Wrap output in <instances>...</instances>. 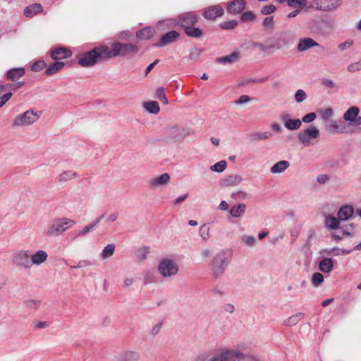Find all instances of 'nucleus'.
Instances as JSON below:
<instances>
[{
    "mask_svg": "<svg viewBox=\"0 0 361 361\" xmlns=\"http://www.w3.org/2000/svg\"><path fill=\"white\" fill-rule=\"evenodd\" d=\"M204 253V256L211 255L212 257L209 266L213 276H221L233 257L232 250H206Z\"/></svg>",
    "mask_w": 361,
    "mask_h": 361,
    "instance_id": "nucleus-1",
    "label": "nucleus"
},
{
    "mask_svg": "<svg viewBox=\"0 0 361 361\" xmlns=\"http://www.w3.org/2000/svg\"><path fill=\"white\" fill-rule=\"evenodd\" d=\"M106 45L95 47L90 51L78 56V64L81 67H92L97 63L108 61Z\"/></svg>",
    "mask_w": 361,
    "mask_h": 361,
    "instance_id": "nucleus-2",
    "label": "nucleus"
},
{
    "mask_svg": "<svg viewBox=\"0 0 361 361\" xmlns=\"http://www.w3.org/2000/svg\"><path fill=\"white\" fill-rule=\"evenodd\" d=\"M106 49L109 60L118 56L131 57L139 51V47L137 45L120 42H114L111 47L106 45Z\"/></svg>",
    "mask_w": 361,
    "mask_h": 361,
    "instance_id": "nucleus-3",
    "label": "nucleus"
},
{
    "mask_svg": "<svg viewBox=\"0 0 361 361\" xmlns=\"http://www.w3.org/2000/svg\"><path fill=\"white\" fill-rule=\"evenodd\" d=\"M75 221L67 218H57L53 220L51 224L46 230L47 236H59L64 233L68 228H71Z\"/></svg>",
    "mask_w": 361,
    "mask_h": 361,
    "instance_id": "nucleus-4",
    "label": "nucleus"
},
{
    "mask_svg": "<svg viewBox=\"0 0 361 361\" xmlns=\"http://www.w3.org/2000/svg\"><path fill=\"white\" fill-rule=\"evenodd\" d=\"M157 271L164 278H170L178 274V266L173 259L164 257L160 259Z\"/></svg>",
    "mask_w": 361,
    "mask_h": 361,
    "instance_id": "nucleus-5",
    "label": "nucleus"
},
{
    "mask_svg": "<svg viewBox=\"0 0 361 361\" xmlns=\"http://www.w3.org/2000/svg\"><path fill=\"white\" fill-rule=\"evenodd\" d=\"M319 134V130L317 127L310 126L300 131L298 138L303 145L310 146L312 144L311 140L317 139Z\"/></svg>",
    "mask_w": 361,
    "mask_h": 361,
    "instance_id": "nucleus-6",
    "label": "nucleus"
},
{
    "mask_svg": "<svg viewBox=\"0 0 361 361\" xmlns=\"http://www.w3.org/2000/svg\"><path fill=\"white\" fill-rule=\"evenodd\" d=\"M39 116L36 112H34L32 110H28L23 114L16 117L13 122V126H29L35 123L39 118Z\"/></svg>",
    "mask_w": 361,
    "mask_h": 361,
    "instance_id": "nucleus-7",
    "label": "nucleus"
},
{
    "mask_svg": "<svg viewBox=\"0 0 361 361\" xmlns=\"http://www.w3.org/2000/svg\"><path fill=\"white\" fill-rule=\"evenodd\" d=\"M12 262L13 264L18 267L29 269L32 266L27 252H23V250L18 252L13 256Z\"/></svg>",
    "mask_w": 361,
    "mask_h": 361,
    "instance_id": "nucleus-8",
    "label": "nucleus"
},
{
    "mask_svg": "<svg viewBox=\"0 0 361 361\" xmlns=\"http://www.w3.org/2000/svg\"><path fill=\"white\" fill-rule=\"evenodd\" d=\"M197 22V16L195 13H185L177 18V23L183 30L187 27L195 25Z\"/></svg>",
    "mask_w": 361,
    "mask_h": 361,
    "instance_id": "nucleus-9",
    "label": "nucleus"
},
{
    "mask_svg": "<svg viewBox=\"0 0 361 361\" xmlns=\"http://www.w3.org/2000/svg\"><path fill=\"white\" fill-rule=\"evenodd\" d=\"M164 140L167 143H180V128L177 126L168 128L165 132Z\"/></svg>",
    "mask_w": 361,
    "mask_h": 361,
    "instance_id": "nucleus-10",
    "label": "nucleus"
},
{
    "mask_svg": "<svg viewBox=\"0 0 361 361\" xmlns=\"http://www.w3.org/2000/svg\"><path fill=\"white\" fill-rule=\"evenodd\" d=\"M224 10L220 5L210 6L204 9L203 16L206 19L214 20L219 16H223Z\"/></svg>",
    "mask_w": 361,
    "mask_h": 361,
    "instance_id": "nucleus-11",
    "label": "nucleus"
},
{
    "mask_svg": "<svg viewBox=\"0 0 361 361\" xmlns=\"http://www.w3.org/2000/svg\"><path fill=\"white\" fill-rule=\"evenodd\" d=\"M239 355H241L239 354V351L228 350L213 357L209 361H236V357Z\"/></svg>",
    "mask_w": 361,
    "mask_h": 361,
    "instance_id": "nucleus-12",
    "label": "nucleus"
},
{
    "mask_svg": "<svg viewBox=\"0 0 361 361\" xmlns=\"http://www.w3.org/2000/svg\"><path fill=\"white\" fill-rule=\"evenodd\" d=\"M179 37V33L176 30H171L162 35L160 41L154 44L155 47H161L176 42Z\"/></svg>",
    "mask_w": 361,
    "mask_h": 361,
    "instance_id": "nucleus-13",
    "label": "nucleus"
},
{
    "mask_svg": "<svg viewBox=\"0 0 361 361\" xmlns=\"http://www.w3.org/2000/svg\"><path fill=\"white\" fill-rule=\"evenodd\" d=\"M245 0H233L228 3L227 10L233 15H238L245 8Z\"/></svg>",
    "mask_w": 361,
    "mask_h": 361,
    "instance_id": "nucleus-14",
    "label": "nucleus"
},
{
    "mask_svg": "<svg viewBox=\"0 0 361 361\" xmlns=\"http://www.w3.org/2000/svg\"><path fill=\"white\" fill-rule=\"evenodd\" d=\"M170 180V176L168 173H162L158 177L152 178L149 181V185L151 188H157L168 185Z\"/></svg>",
    "mask_w": 361,
    "mask_h": 361,
    "instance_id": "nucleus-15",
    "label": "nucleus"
},
{
    "mask_svg": "<svg viewBox=\"0 0 361 361\" xmlns=\"http://www.w3.org/2000/svg\"><path fill=\"white\" fill-rule=\"evenodd\" d=\"M140 353L136 350H124L118 355V361H138Z\"/></svg>",
    "mask_w": 361,
    "mask_h": 361,
    "instance_id": "nucleus-16",
    "label": "nucleus"
},
{
    "mask_svg": "<svg viewBox=\"0 0 361 361\" xmlns=\"http://www.w3.org/2000/svg\"><path fill=\"white\" fill-rule=\"evenodd\" d=\"M44 11L41 4H32L25 8L23 13L25 17L32 18L35 15L42 13Z\"/></svg>",
    "mask_w": 361,
    "mask_h": 361,
    "instance_id": "nucleus-17",
    "label": "nucleus"
},
{
    "mask_svg": "<svg viewBox=\"0 0 361 361\" xmlns=\"http://www.w3.org/2000/svg\"><path fill=\"white\" fill-rule=\"evenodd\" d=\"M50 55L54 60H61L71 57L72 52L66 48L59 47L52 50Z\"/></svg>",
    "mask_w": 361,
    "mask_h": 361,
    "instance_id": "nucleus-18",
    "label": "nucleus"
},
{
    "mask_svg": "<svg viewBox=\"0 0 361 361\" xmlns=\"http://www.w3.org/2000/svg\"><path fill=\"white\" fill-rule=\"evenodd\" d=\"M353 212H354V209L352 206L345 205L340 208V209L338 212L337 216H338V218L341 221H346L352 216Z\"/></svg>",
    "mask_w": 361,
    "mask_h": 361,
    "instance_id": "nucleus-19",
    "label": "nucleus"
},
{
    "mask_svg": "<svg viewBox=\"0 0 361 361\" xmlns=\"http://www.w3.org/2000/svg\"><path fill=\"white\" fill-rule=\"evenodd\" d=\"M240 52L234 51L231 54L216 58V61L219 63L231 64L239 60Z\"/></svg>",
    "mask_w": 361,
    "mask_h": 361,
    "instance_id": "nucleus-20",
    "label": "nucleus"
},
{
    "mask_svg": "<svg viewBox=\"0 0 361 361\" xmlns=\"http://www.w3.org/2000/svg\"><path fill=\"white\" fill-rule=\"evenodd\" d=\"M318 43L312 38H303L300 39L297 48L300 51H304L311 47H317Z\"/></svg>",
    "mask_w": 361,
    "mask_h": 361,
    "instance_id": "nucleus-21",
    "label": "nucleus"
},
{
    "mask_svg": "<svg viewBox=\"0 0 361 361\" xmlns=\"http://www.w3.org/2000/svg\"><path fill=\"white\" fill-rule=\"evenodd\" d=\"M242 180V177L239 175H229L221 180V185L224 187L234 186L239 184Z\"/></svg>",
    "mask_w": 361,
    "mask_h": 361,
    "instance_id": "nucleus-22",
    "label": "nucleus"
},
{
    "mask_svg": "<svg viewBox=\"0 0 361 361\" xmlns=\"http://www.w3.org/2000/svg\"><path fill=\"white\" fill-rule=\"evenodd\" d=\"M78 177V173L73 171V170H68L61 172L58 178H57V182L60 184H63L69 180H71L75 178Z\"/></svg>",
    "mask_w": 361,
    "mask_h": 361,
    "instance_id": "nucleus-23",
    "label": "nucleus"
},
{
    "mask_svg": "<svg viewBox=\"0 0 361 361\" xmlns=\"http://www.w3.org/2000/svg\"><path fill=\"white\" fill-rule=\"evenodd\" d=\"M334 268L331 258L324 257L319 262V269L323 273H330Z\"/></svg>",
    "mask_w": 361,
    "mask_h": 361,
    "instance_id": "nucleus-24",
    "label": "nucleus"
},
{
    "mask_svg": "<svg viewBox=\"0 0 361 361\" xmlns=\"http://www.w3.org/2000/svg\"><path fill=\"white\" fill-rule=\"evenodd\" d=\"M25 71L23 68H11L7 72V79L11 81H15L23 77Z\"/></svg>",
    "mask_w": 361,
    "mask_h": 361,
    "instance_id": "nucleus-25",
    "label": "nucleus"
},
{
    "mask_svg": "<svg viewBox=\"0 0 361 361\" xmlns=\"http://www.w3.org/2000/svg\"><path fill=\"white\" fill-rule=\"evenodd\" d=\"M47 258V254L42 250H39L37 252L32 255L30 262L32 264L39 265L44 262Z\"/></svg>",
    "mask_w": 361,
    "mask_h": 361,
    "instance_id": "nucleus-26",
    "label": "nucleus"
},
{
    "mask_svg": "<svg viewBox=\"0 0 361 361\" xmlns=\"http://www.w3.org/2000/svg\"><path fill=\"white\" fill-rule=\"evenodd\" d=\"M305 313L298 312L283 321V324L287 326H292L296 325L303 317Z\"/></svg>",
    "mask_w": 361,
    "mask_h": 361,
    "instance_id": "nucleus-27",
    "label": "nucleus"
},
{
    "mask_svg": "<svg viewBox=\"0 0 361 361\" xmlns=\"http://www.w3.org/2000/svg\"><path fill=\"white\" fill-rule=\"evenodd\" d=\"M360 109L357 106L350 107L343 114V119L346 121L353 122L355 117L359 115Z\"/></svg>",
    "mask_w": 361,
    "mask_h": 361,
    "instance_id": "nucleus-28",
    "label": "nucleus"
},
{
    "mask_svg": "<svg viewBox=\"0 0 361 361\" xmlns=\"http://www.w3.org/2000/svg\"><path fill=\"white\" fill-rule=\"evenodd\" d=\"M154 30L151 27H145L142 30H138L136 32L137 38L142 40H147L152 38L154 35Z\"/></svg>",
    "mask_w": 361,
    "mask_h": 361,
    "instance_id": "nucleus-29",
    "label": "nucleus"
},
{
    "mask_svg": "<svg viewBox=\"0 0 361 361\" xmlns=\"http://www.w3.org/2000/svg\"><path fill=\"white\" fill-rule=\"evenodd\" d=\"M184 32L187 36L192 38H200L203 35L202 30L195 25L187 27Z\"/></svg>",
    "mask_w": 361,
    "mask_h": 361,
    "instance_id": "nucleus-30",
    "label": "nucleus"
},
{
    "mask_svg": "<svg viewBox=\"0 0 361 361\" xmlns=\"http://www.w3.org/2000/svg\"><path fill=\"white\" fill-rule=\"evenodd\" d=\"M65 66V63L61 61H56L51 65H50L46 70L45 74L47 75H51L58 73L60 70H61Z\"/></svg>",
    "mask_w": 361,
    "mask_h": 361,
    "instance_id": "nucleus-31",
    "label": "nucleus"
},
{
    "mask_svg": "<svg viewBox=\"0 0 361 361\" xmlns=\"http://www.w3.org/2000/svg\"><path fill=\"white\" fill-rule=\"evenodd\" d=\"M290 164L287 161H280L276 163L271 168V172L272 173H279L283 172L288 166Z\"/></svg>",
    "mask_w": 361,
    "mask_h": 361,
    "instance_id": "nucleus-32",
    "label": "nucleus"
},
{
    "mask_svg": "<svg viewBox=\"0 0 361 361\" xmlns=\"http://www.w3.org/2000/svg\"><path fill=\"white\" fill-rule=\"evenodd\" d=\"M246 209V205L245 204H239L238 205H234L231 207L230 210V214L233 217H240L242 216Z\"/></svg>",
    "mask_w": 361,
    "mask_h": 361,
    "instance_id": "nucleus-33",
    "label": "nucleus"
},
{
    "mask_svg": "<svg viewBox=\"0 0 361 361\" xmlns=\"http://www.w3.org/2000/svg\"><path fill=\"white\" fill-rule=\"evenodd\" d=\"M144 108L149 114H157L160 111L159 103L156 101H150L145 102L144 104Z\"/></svg>",
    "mask_w": 361,
    "mask_h": 361,
    "instance_id": "nucleus-34",
    "label": "nucleus"
},
{
    "mask_svg": "<svg viewBox=\"0 0 361 361\" xmlns=\"http://www.w3.org/2000/svg\"><path fill=\"white\" fill-rule=\"evenodd\" d=\"M272 135L271 133L267 131V132H255L250 134V140L252 142H257L262 140H267L269 137H271Z\"/></svg>",
    "mask_w": 361,
    "mask_h": 361,
    "instance_id": "nucleus-35",
    "label": "nucleus"
},
{
    "mask_svg": "<svg viewBox=\"0 0 361 361\" xmlns=\"http://www.w3.org/2000/svg\"><path fill=\"white\" fill-rule=\"evenodd\" d=\"M340 221H341L338 218H336L331 215L326 216L325 219L326 226L331 229L338 228Z\"/></svg>",
    "mask_w": 361,
    "mask_h": 361,
    "instance_id": "nucleus-36",
    "label": "nucleus"
},
{
    "mask_svg": "<svg viewBox=\"0 0 361 361\" xmlns=\"http://www.w3.org/2000/svg\"><path fill=\"white\" fill-rule=\"evenodd\" d=\"M104 214H102L99 218H98L92 224L85 226L81 231L78 232L77 236L84 235L87 233L90 232L93 230V228L99 224L102 219L104 218Z\"/></svg>",
    "mask_w": 361,
    "mask_h": 361,
    "instance_id": "nucleus-37",
    "label": "nucleus"
},
{
    "mask_svg": "<svg viewBox=\"0 0 361 361\" xmlns=\"http://www.w3.org/2000/svg\"><path fill=\"white\" fill-rule=\"evenodd\" d=\"M302 125V121L300 119H290L285 123V127L290 130H298Z\"/></svg>",
    "mask_w": 361,
    "mask_h": 361,
    "instance_id": "nucleus-38",
    "label": "nucleus"
},
{
    "mask_svg": "<svg viewBox=\"0 0 361 361\" xmlns=\"http://www.w3.org/2000/svg\"><path fill=\"white\" fill-rule=\"evenodd\" d=\"M324 276L319 272H315L312 276V283L314 286L318 287L324 282Z\"/></svg>",
    "mask_w": 361,
    "mask_h": 361,
    "instance_id": "nucleus-39",
    "label": "nucleus"
},
{
    "mask_svg": "<svg viewBox=\"0 0 361 361\" xmlns=\"http://www.w3.org/2000/svg\"><path fill=\"white\" fill-rule=\"evenodd\" d=\"M227 166V163L226 161H220L215 164L210 166V170L214 172L221 173L223 172Z\"/></svg>",
    "mask_w": 361,
    "mask_h": 361,
    "instance_id": "nucleus-40",
    "label": "nucleus"
},
{
    "mask_svg": "<svg viewBox=\"0 0 361 361\" xmlns=\"http://www.w3.org/2000/svg\"><path fill=\"white\" fill-rule=\"evenodd\" d=\"M239 354L241 355H239L238 357H236V361H260L257 357L250 355V354H244L243 353L239 352Z\"/></svg>",
    "mask_w": 361,
    "mask_h": 361,
    "instance_id": "nucleus-41",
    "label": "nucleus"
},
{
    "mask_svg": "<svg viewBox=\"0 0 361 361\" xmlns=\"http://www.w3.org/2000/svg\"><path fill=\"white\" fill-rule=\"evenodd\" d=\"M336 231L332 234V237L336 240H340L343 236L350 235V232L343 230L341 227L338 226V228H335Z\"/></svg>",
    "mask_w": 361,
    "mask_h": 361,
    "instance_id": "nucleus-42",
    "label": "nucleus"
},
{
    "mask_svg": "<svg viewBox=\"0 0 361 361\" xmlns=\"http://www.w3.org/2000/svg\"><path fill=\"white\" fill-rule=\"evenodd\" d=\"M148 254L147 250H137L135 252L136 261L139 263L143 262L147 258Z\"/></svg>",
    "mask_w": 361,
    "mask_h": 361,
    "instance_id": "nucleus-43",
    "label": "nucleus"
},
{
    "mask_svg": "<svg viewBox=\"0 0 361 361\" xmlns=\"http://www.w3.org/2000/svg\"><path fill=\"white\" fill-rule=\"evenodd\" d=\"M199 233L200 236L204 239L207 240L209 237V228L207 224H203L200 226Z\"/></svg>",
    "mask_w": 361,
    "mask_h": 361,
    "instance_id": "nucleus-44",
    "label": "nucleus"
},
{
    "mask_svg": "<svg viewBox=\"0 0 361 361\" xmlns=\"http://www.w3.org/2000/svg\"><path fill=\"white\" fill-rule=\"evenodd\" d=\"M255 18V14L252 11L244 12L240 17V20L243 22L253 21Z\"/></svg>",
    "mask_w": 361,
    "mask_h": 361,
    "instance_id": "nucleus-45",
    "label": "nucleus"
},
{
    "mask_svg": "<svg viewBox=\"0 0 361 361\" xmlns=\"http://www.w3.org/2000/svg\"><path fill=\"white\" fill-rule=\"evenodd\" d=\"M238 25V22L235 20L225 21L220 24V27L224 30H231L235 28Z\"/></svg>",
    "mask_w": 361,
    "mask_h": 361,
    "instance_id": "nucleus-46",
    "label": "nucleus"
},
{
    "mask_svg": "<svg viewBox=\"0 0 361 361\" xmlns=\"http://www.w3.org/2000/svg\"><path fill=\"white\" fill-rule=\"evenodd\" d=\"M276 9V6L273 4L266 5L261 8V13L263 15H269L273 13Z\"/></svg>",
    "mask_w": 361,
    "mask_h": 361,
    "instance_id": "nucleus-47",
    "label": "nucleus"
},
{
    "mask_svg": "<svg viewBox=\"0 0 361 361\" xmlns=\"http://www.w3.org/2000/svg\"><path fill=\"white\" fill-rule=\"evenodd\" d=\"M47 63L44 61H38L34 63L31 66V70L34 72H38L45 68Z\"/></svg>",
    "mask_w": 361,
    "mask_h": 361,
    "instance_id": "nucleus-48",
    "label": "nucleus"
},
{
    "mask_svg": "<svg viewBox=\"0 0 361 361\" xmlns=\"http://www.w3.org/2000/svg\"><path fill=\"white\" fill-rule=\"evenodd\" d=\"M307 98V94L305 92L302 90H298L296 91L295 94V99L298 103H300L305 100Z\"/></svg>",
    "mask_w": 361,
    "mask_h": 361,
    "instance_id": "nucleus-49",
    "label": "nucleus"
},
{
    "mask_svg": "<svg viewBox=\"0 0 361 361\" xmlns=\"http://www.w3.org/2000/svg\"><path fill=\"white\" fill-rule=\"evenodd\" d=\"M287 3L289 6L293 8L297 6L303 8L306 5V0H288Z\"/></svg>",
    "mask_w": 361,
    "mask_h": 361,
    "instance_id": "nucleus-50",
    "label": "nucleus"
},
{
    "mask_svg": "<svg viewBox=\"0 0 361 361\" xmlns=\"http://www.w3.org/2000/svg\"><path fill=\"white\" fill-rule=\"evenodd\" d=\"M202 51V49H201L193 48L190 50L187 58L189 60H194V59H197L200 55Z\"/></svg>",
    "mask_w": 361,
    "mask_h": 361,
    "instance_id": "nucleus-51",
    "label": "nucleus"
},
{
    "mask_svg": "<svg viewBox=\"0 0 361 361\" xmlns=\"http://www.w3.org/2000/svg\"><path fill=\"white\" fill-rule=\"evenodd\" d=\"M352 250H329V255L332 254L333 255H346L351 252Z\"/></svg>",
    "mask_w": 361,
    "mask_h": 361,
    "instance_id": "nucleus-52",
    "label": "nucleus"
},
{
    "mask_svg": "<svg viewBox=\"0 0 361 361\" xmlns=\"http://www.w3.org/2000/svg\"><path fill=\"white\" fill-rule=\"evenodd\" d=\"M316 117L317 115L314 112L309 113L302 118L301 121L308 123L312 122L316 118Z\"/></svg>",
    "mask_w": 361,
    "mask_h": 361,
    "instance_id": "nucleus-53",
    "label": "nucleus"
},
{
    "mask_svg": "<svg viewBox=\"0 0 361 361\" xmlns=\"http://www.w3.org/2000/svg\"><path fill=\"white\" fill-rule=\"evenodd\" d=\"M231 196L232 198L235 199V200H238V199L243 200L247 197V194L246 192L239 190V191L233 192Z\"/></svg>",
    "mask_w": 361,
    "mask_h": 361,
    "instance_id": "nucleus-54",
    "label": "nucleus"
},
{
    "mask_svg": "<svg viewBox=\"0 0 361 361\" xmlns=\"http://www.w3.org/2000/svg\"><path fill=\"white\" fill-rule=\"evenodd\" d=\"M193 133H194L193 130L189 128L180 129V134L181 136V142L184 140V138L185 137L192 135Z\"/></svg>",
    "mask_w": 361,
    "mask_h": 361,
    "instance_id": "nucleus-55",
    "label": "nucleus"
},
{
    "mask_svg": "<svg viewBox=\"0 0 361 361\" xmlns=\"http://www.w3.org/2000/svg\"><path fill=\"white\" fill-rule=\"evenodd\" d=\"M40 302L36 300H28L26 301V306L30 309H38Z\"/></svg>",
    "mask_w": 361,
    "mask_h": 361,
    "instance_id": "nucleus-56",
    "label": "nucleus"
},
{
    "mask_svg": "<svg viewBox=\"0 0 361 361\" xmlns=\"http://www.w3.org/2000/svg\"><path fill=\"white\" fill-rule=\"evenodd\" d=\"M349 72H355L361 70V62H356L350 64L348 68Z\"/></svg>",
    "mask_w": 361,
    "mask_h": 361,
    "instance_id": "nucleus-57",
    "label": "nucleus"
},
{
    "mask_svg": "<svg viewBox=\"0 0 361 361\" xmlns=\"http://www.w3.org/2000/svg\"><path fill=\"white\" fill-rule=\"evenodd\" d=\"M263 26L266 28L273 27L274 18L272 16L266 17L263 21Z\"/></svg>",
    "mask_w": 361,
    "mask_h": 361,
    "instance_id": "nucleus-58",
    "label": "nucleus"
},
{
    "mask_svg": "<svg viewBox=\"0 0 361 361\" xmlns=\"http://www.w3.org/2000/svg\"><path fill=\"white\" fill-rule=\"evenodd\" d=\"M250 101V98L249 96L247 95H242L240 96L238 100H235L234 102L235 104L236 105H240V104H244L245 103H247L248 102Z\"/></svg>",
    "mask_w": 361,
    "mask_h": 361,
    "instance_id": "nucleus-59",
    "label": "nucleus"
},
{
    "mask_svg": "<svg viewBox=\"0 0 361 361\" xmlns=\"http://www.w3.org/2000/svg\"><path fill=\"white\" fill-rule=\"evenodd\" d=\"M12 93L7 92L0 97V107H2L11 97Z\"/></svg>",
    "mask_w": 361,
    "mask_h": 361,
    "instance_id": "nucleus-60",
    "label": "nucleus"
},
{
    "mask_svg": "<svg viewBox=\"0 0 361 361\" xmlns=\"http://www.w3.org/2000/svg\"><path fill=\"white\" fill-rule=\"evenodd\" d=\"M330 180L329 176L326 174H321L317 176V180L320 184H324Z\"/></svg>",
    "mask_w": 361,
    "mask_h": 361,
    "instance_id": "nucleus-61",
    "label": "nucleus"
},
{
    "mask_svg": "<svg viewBox=\"0 0 361 361\" xmlns=\"http://www.w3.org/2000/svg\"><path fill=\"white\" fill-rule=\"evenodd\" d=\"M243 241L247 245L252 246L254 245V243L255 242V238L251 235L245 236L243 238Z\"/></svg>",
    "mask_w": 361,
    "mask_h": 361,
    "instance_id": "nucleus-62",
    "label": "nucleus"
},
{
    "mask_svg": "<svg viewBox=\"0 0 361 361\" xmlns=\"http://www.w3.org/2000/svg\"><path fill=\"white\" fill-rule=\"evenodd\" d=\"M322 84L329 88H333L334 87V82L329 79L323 78L321 81Z\"/></svg>",
    "mask_w": 361,
    "mask_h": 361,
    "instance_id": "nucleus-63",
    "label": "nucleus"
},
{
    "mask_svg": "<svg viewBox=\"0 0 361 361\" xmlns=\"http://www.w3.org/2000/svg\"><path fill=\"white\" fill-rule=\"evenodd\" d=\"M115 250H102V257L103 259H107L111 257Z\"/></svg>",
    "mask_w": 361,
    "mask_h": 361,
    "instance_id": "nucleus-64",
    "label": "nucleus"
}]
</instances>
